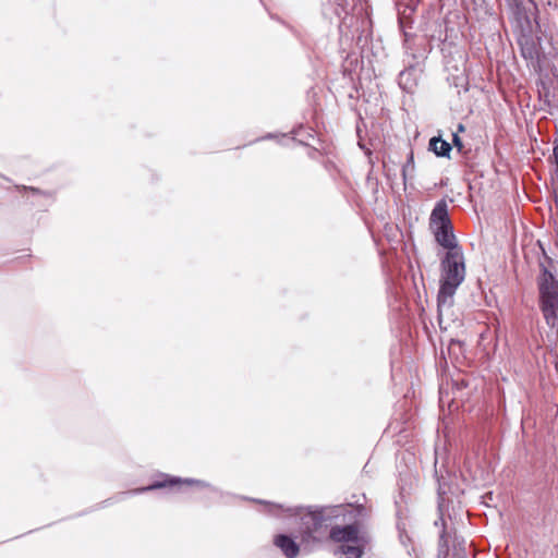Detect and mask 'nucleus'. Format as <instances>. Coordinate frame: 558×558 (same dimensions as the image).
I'll list each match as a JSON object with an SVG mask.
<instances>
[{"label": "nucleus", "mask_w": 558, "mask_h": 558, "mask_svg": "<svg viewBox=\"0 0 558 558\" xmlns=\"http://www.w3.org/2000/svg\"><path fill=\"white\" fill-rule=\"evenodd\" d=\"M33 205L41 206L43 204H39V203L33 202Z\"/></svg>", "instance_id": "nucleus-20"}, {"label": "nucleus", "mask_w": 558, "mask_h": 558, "mask_svg": "<svg viewBox=\"0 0 558 558\" xmlns=\"http://www.w3.org/2000/svg\"><path fill=\"white\" fill-rule=\"evenodd\" d=\"M465 278L464 256L462 251L447 252L441 260L440 288L437 295L439 324L453 305L457 289Z\"/></svg>", "instance_id": "nucleus-2"}, {"label": "nucleus", "mask_w": 558, "mask_h": 558, "mask_svg": "<svg viewBox=\"0 0 558 558\" xmlns=\"http://www.w3.org/2000/svg\"><path fill=\"white\" fill-rule=\"evenodd\" d=\"M453 143L456 146H458L459 148L462 147V143H461V140L460 137L457 135V134H453Z\"/></svg>", "instance_id": "nucleus-15"}, {"label": "nucleus", "mask_w": 558, "mask_h": 558, "mask_svg": "<svg viewBox=\"0 0 558 558\" xmlns=\"http://www.w3.org/2000/svg\"><path fill=\"white\" fill-rule=\"evenodd\" d=\"M105 502L108 504V505H111L113 501H112V498H109Z\"/></svg>", "instance_id": "nucleus-17"}, {"label": "nucleus", "mask_w": 558, "mask_h": 558, "mask_svg": "<svg viewBox=\"0 0 558 558\" xmlns=\"http://www.w3.org/2000/svg\"><path fill=\"white\" fill-rule=\"evenodd\" d=\"M258 502L268 507L269 514H286L299 520L298 534L305 550H312L316 544L322 542L328 529H330V539L341 543L335 554L344 556V558H362L372 543L369 533L357 524L331 525L333 519L344 514L345 508L342 506L311 510L301 507H284L262 500H258Z\"/></svg>", "instance_id": "nucleus-1"}, {"label": "nucleus", "mask_w": 558, "mask_h": 558, "mask_svg": "<svg viewBox=\"0 0 558 558\" xmlns=\"http://www.w3.org/2000/svg\"><path fill=\"white\" fill-rule=\"evenodd\" d=\"M196 486L198 488H211L213 492L217 489L211 487L209 483L194 480V478H181L175 476H169L166 474H161L158 480L153 482L151 484H147L146 486H142V493L146 490H154L163 487H178L179 489L182 486Z\"/></svg>", "instance_id": "nucleus-4"}, {"label": "nucleus", "mask_w": 558, "mask_h": 558, "mask_svg": "<svg viewBox=\"0 0 558 558\" xmlns=\"http://www.w3.org/2000/svg\"><path fill=\"white\" fill-rule=\"evenodd\" d=\"M429 149L439 157H448L451 151V145L440 136H434L429 141Z\"/></svg>", "instance_id": "nucleus-9"}, {"label": "nucleus", "mask_w": 558, "mask_h": 558, "mask_svg": "<svg viewBox=\"0 0 558 558\" xmlns=\"http://www.w3.org/2000/svg\"><path fill=\"white\" fill-rule=\"evenodd\" d=\"M407 167L403 168V177L405 178Z\"/></svg>", "instance_id": "nucleus-19"}, {"label": "nucleus", "mask_w": 558, "mask_h": 558, "mask_svg": "<svg viewBox=\"0 0 558 558\" xmlns=\"http://www.w3.org/2000/svg\"><path fill=\"white\" fill-rule=\"evenodd\" d=\"M274 544L287 558H296L300 553V545L287 534H277Z\"/></svg>", "instance_id": "nucleus-6"}, {"label": "nucleus", "mask_w": 558, "mask_h": 558, "mask_svg": "<svg viewBox=\"0 0 558 558\" xmlns=\"http://www.w3.org/2000/svg\"><path fill=\"white\" fill-rule=\"evenodd\" d=\"M435 235L437 243L447 248L448 252L451 251H462V248L458 245L457 239L453 234L451 223L445 226H438L432 229Z\"/></svg>", "instance_id": "nucleus-5"}, {"label": "nucleus", "mask_w": 558, "mask_h": 558, "mask_svg": "<svg viewBox=\"0 0 558 558\" xmlns=\"http://www.w3.org/2000/svg\"><path fill=\"white\" fill-rule=\"evenodd\" d=\"M459 131H463L464 130V126L462 124H459Z\"/></svg>", "instance_id": "nucleus-18"}, {"label": "nucleus", "mask_w": 558, "mask_h": 558, "mask_svg": "<svg viewBox=\"0 0 558 558\" xmlns=\"http://www.w3.org/2000/svg\"><path fill=\"white\" fill-rule=\"evenodd\" d=\"M137 492H138V489H133V490H129V492L119 493L117 495V497H116V500L117 501L122 500V499H124L129 495H135Z\"/></svg>", "instance_id": "nucleus-14"}, {"label": "nucleus", "mask_w": 558, "mask_h": 558, "mask_svg": "<svg viewBox=\"0 0 558 558\" xmlns=\"http://www.w3.org/2000/svg\"><path fill=\"white\" fill-rule=\"evenodd\" d=\"M447 553H448V542L446 538V533L444 531L440 534V538H439V554L447 555Z\"/></svg>", "instance_id": "nucleus-13"}, {"label": "nucleus", "mask_w": 558, "mask_h": 558, "mask_svg": "<svg viewBox=\"0 0 558 558\" xmlns=\"http://www.w3.org/2000/svg\"><path fill=\"white\" fill-rule=\"evenodd\" d=\"M464 468L465 470L469 472L470 476L472 477L473 482H475L476 484L481 483L483 481V472L480 471V470H472L471 469V465H470V462L466 461L464 463Z\"/></svg>", "instance_id": "nucleus-11"}, {"label": "nucleus", "mask_w": 558, "mask_h": 558, "mask_svg": "<svg viewBox=\"0 0 558 558\" xmlns=\"http://www.w3.org/2000/svg\"><path fill=\"white\" fill-rule=\"evenodd\" d=\"M449 223L451 222L448 216L447 204L444 201L438 202L430 215V228L433 229L438 226H445Z\"/></svg>", "instance_id": "nucleus-7"}, {"label": "nucleus", "mask_w": 558, "mask_h": 558, "mask_svg": "<svg viewBox=\"0 0 558 558\" xmlns=\"http://www.w3.org/2000/svg\"><path fill=\"white\" fill-rule=\"evenodd\" d=\"M272 135L271 134H268L265 138H271Z\"/></svg>", "instance_id": "nucleus-21"}, {"label": "nucleus", "mask_w": 558, "mask_h": 558, "mask_svg": "<svg viewBox=\"0 0 558 558\" xmlns=\"http://www.w3.org/2000/svg\"><path fill=\"white\" fill-rule=\"evenodd\" d=\"M521 5L523 7L525 17L527 19L529 13H533L534 10H536L535 2L533 0H523L521 2Z\"/></svg>", "instance_id": "nucleus-12"}, {"label": "nucleus", "mask_w": 558, "mask_h": 558, "mask_svg": "<svg viewBox=\"0 0 558 558\" xmlns=\"http://www.w3.org/2000/svg\"><path fill=\"white\" fill-rule=\"evenodd\" d=\"M539 263L541 274L537 278L539 306L546 324L554 328L558 326V278L556 268L546 255Z\"/></svg>", "instance_id": "nucleus-3"}, {"label": "nucleus", "mask_w": 558, "mask_h": 558, "mask_svg": "<svg viewBox=\"0 0 558 558\" xmlns=\"http://www.w3.org/2000/svg\"><path fill=\"white\" fill-rule=\"evenodd\" d=\"M519 44L524 59L534 60L535 58H538L537 45L532 36L522 35L519 39Z\"/></svg>", "instance_id": "nucleus-8"}, {"label": "nucleus", "mask_w": 558, "mask_h": 558, "mask_svg": "<svg viewBox=\"0 0 558 558\" xmlns=\"http://www.w3.org/2000/svg\"><path fill=\"white\" fill-rule=\"evenodd\" d=\"M554 157H555V161L557 162L558 161V144L554 147Z\"/></svg>", "instance_id": "nucleus-16"}, {"label": "nucleus", "mask_w": 558, "mask_h": 558, "mask_svg": "<svg viewBox=\"0 0 558 558\" xmlns=\"http://www.w3.org/2000/svg\"><path fill=\"white\" fill-rule=\"evenodd\" d=\"M25 192L32 193L34 196H40L47 201V204L50 205L56 199V192L53 191H44L34 186H23Z\"/></svg>", "instance_id": "nucleus-10"}]
</instances>
